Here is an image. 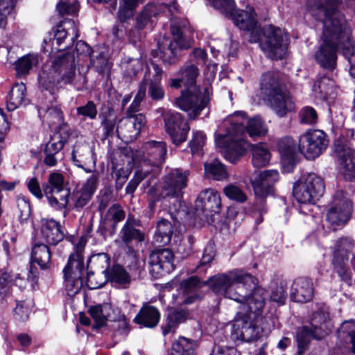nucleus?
Masks as SVG:
<instances>
[{
    "label": "nucleus",
    "mask_w": 355,
    "mask_h": 355,
    "mask_svg": "<svg viewBox=\"0 0 355 355\" xmlns=\"http://www.w3.org/2000/svg\"><path fill=\"white\" fill-rule=\"evenodd\" d=\"M87 243V237L82 236L74 246V252L69 258L63 269L64 286L67 294L73 297L83 287V271L84 269L83 252Z\"/></svg>",
    "instance_id": "nucleus-9"
},
{
    "label": "nucleus",
    "mask_w": 355,
    "mask_h": 355,
    "mask_svg": "<svg viewBox=\"0 0 355 355\" xmlns=\"http://www.w3.org/2000/svg\"><path fill=\"white\" fill-rule=\"evenodd\" d=\"M256 277L242 270L218 274L209 279L211 290L218 296L234 300L240 304L239 309L261 314L267 295L266 290L257 286Z\"/></svg>",
    "instance_id": "nucleus-3"
},
{
    "label": "nucleus",
    "mask_w": 355,
    "mask_h": 355,
    "mask_svg": "<svg viewBox=\"0 0 355 355\" xmlns=\"http://www.w3.org/2000/svg\"><path fill=\"white\" fill-rule=\"evenodd\" d=\"M139 221L131 216H128L125 223L120 231V236L123 242L128 245L132 241L138 243L144 241V234L137 227L139 226Z\"/></svg>",
    "instance_id": "nucleus-30"
},
{
    "label": "nucleus",
    "mask_w": 355,
    "mask_h": 355,
    "mask_svg": "<svg viewBox=\"0 0 355 355\" xmlns=\"http://www.w3.org/2000/svg\"><path fill=\"white\" fill-rule=\"evenodd\" d=\"M146 117L142 114L127 116L119 121L116 132L119 137L126 142L132 141L140 134L141 128L146 125Z\"/></svg>",
    "instance_id": "nucleus-20"
},
{
    "label": "nucleus",
    "mask_w": 355,
    "mask_h": 355,
    "mask_svg": "<svg viewBox=\"0 0 355 355\" xmlns=\"http://www.w3.org/2000/svg\"><path fill=\"white\" fill-rule=\"evenodd\" d=\"M245 117L246 114L242 111L228 116L224 121V125L227 126V135L220 136L216 139V144L222 148L224 157L231 163H235L250 148L249 143L245 139L246 133L250 137H255L264 136L268 131L260 116L248 119L244 128Z\"/></svg>",
    "instance_id": "nucleus-4"
},
{
    "label": "nucleus",
    "mask_w": 355,
    "mask_h": 355,
    "mask_svg": "<svg viewBox=\"0 0 355 355\" xmlns=\"http://www.w3.org/2000/svg\"><path fill=\"white\" fill-rule=\"evenodd\" d=\"M76 58L73 53H67L56 58L52 63V71L55 75L46 80L42 78L41 84L44 89L53 94L58 89V84H71L77 89H80L87 82L86 77L78 73H76Z\"/></svg>",
    "instance_id": "nucleus-6"
},
{
    "label": "nucleus",
    "mask_w": 355,
    "mask_h": 355,
    "mask_svg": "<svg viewBox=\"0 0 355 355\" xmlns=\"http://www.w3.org/2000/svg\"><path fill=\"white\" fill-rule=\"evenodd\" d=\"M63 133L56 132L50 140L46 144L44 150L45 155L44 162L49 166H55L57 164L58 159L56 155L63 148L64 143L69 137V128L63 125L60 127Z\"/></svg>",
    "instance_id": "nucleus-22"
},
{
    "label": "nucleus",
    "mask_w": 355,
    "mask_h": 355,
    "mask_svg": "<svg viewBox=\"0 0 355 355\" xmlns=\"http://www.w3.org/2000/svg\"><path fill=\"white\" fill-rule=\"evenodd\" d=\"M125 218V212L120 205L114 204L110 207L106 214L105 218L113 221L114 226Z\"/></svg>",
    "instance_id": "nucleus-61"
},
{
    "label": "nucleus",
    "mask_w": 355,
    "mask_h": 355,
    "mask_svg": "<svg viewBox=\"0 0 355 355\" xmlns=\"http://www.w3.org/2000/svg\"><path fill=\"white\" fill-rule=\"evenodd\" d=\"M76 50L77 51V53L89 54L92 65L95 69V71H97L98 73L103 74L107 70L109 69L110 66L108 59L105 52H96V55H94L95 52H94L92 55H90L89 46L83 41H78L76 43Z\"/></svg>",
    "instance_id": "nucleus-27"
},
{
    "label": "nucleus",
    "mask_w": 355,
    "mask_h": 355,
    "mask_svg": "<svg viewBox=\"0 0 355 355\" xmlns=\"http://www.w3.org/2000/svg\"><path fill=\"white\" fill-rule=\"evenodd\" d=\"M189 172L180 168H174L170 171L164 178L159 185V193L155 195L153 186L155 184L157 172L145 168L144 166L135 173L133 178L129 181L125 187V193L132 195L139 183L144 181L143 187L149 188L148 194L151 196L153 201H158L164 198H179L182 190L187 187Z\"/></svg>",
    "instance_id": "nucleus-5"
},
{
    "label": "nucleus",
    "mask_w": 355,
    "mask_h": 355,
    "mask_svg": "<svg viewBox=\"0 0 355 355\" xmlns=\"http://www.w3.org/2000/svg\"><path fill=\"white\" fill-rule=\"evenodd\" d=\"M151 66L153 72L150 71V68H148V71L145 73L144 79L146 76L149 96L153 100L158 101L164 97V91L161 85L163 70L157 64L152 63Z\"/></svg>",
    "instance_id": "nucleus-25"
},
{
    "label": "nucleus",
    "mask_w": 355,
    "mask_h": 355,
    "mask_svg": "<svg viewBox=\"0 0 355 355\" xmlns=\"http://www.w3.org/2000/svg\"><path fill=\"white\" fill-rule=\"evenodd\" d=\"M352 209V204L347 195L341 190L337 191L327 211V219L332 226H343L349 220Z\"/></svg>",
    "instance_id": "nucleus-16"
},
{
    "label": "nucleus",
    "mask_w": 355,
    "mask_h": 355,
    "mask_svg": "<svg viewBox=\"0 0 355 355\" xmlns=\"http://www.w3.org/2000/svg\"><path fill=\"white\" fill-rule=\"evenodd\" d=\"M150 272L155 278L170 273L175 269L174 254L167 248L153 251L148 257Z\"/></svg>",
    "instance_id": "nucleus-19"
},
{
    "label": "nucleus",
    "mask_w": 355,
    "mask_h": 355,
    "mask_svg": "<svg viewBox=\"0 0 355 355\" xmlns=\"http://www.w3.org/2000/svg\"><path fill=\"white\" fill-rule=\"evenodd\" d=\"M196 211H201L205 217L218 213L221 207L220 196L218 191L213 189H207L202 191L196 203Z\"/></svg>",
    "instance_id": "nucleus-23"
},
{
    "label": "nucleus",
    "mask_w": 355,
    "mask_h": 355,
    "mask_svg": "<svg viewBox=\"0 0 355 355\" xmlns=\"http://www.w3.org/2000/svg\"><path fill=\"white\" fill-rule=\"evenodd\" d=\"M300 180L304 184L311 182L310 185H309V190L318 200L323 195L324 185L323 180L319 176L314 173H309L302 177Z\"/></svg>",
    "instance_id": "nucleus-45"
},
{
    "label": "nucleus",
    "mask_w": 355,
    "mask_h": 355,
    "mask_svg": "<svg viewBox=\"0 0 355 355\" xmlns=\"http://www.w3.org/2000/svg\"><path fill=\"white\" fill-rule=\"evenodd\" d=\"M110 265V258L107 253L92 254L87 261V270L96 272L107 273Z\"/></svg>",
    "instance_id": "nucleus-39"
},
{
    "label": "nucleus",
    "mask_w": 355,
    "mask_h": 355,
    "mask_svg": "<svg viewBox=\"0 0 355 355\" xmlns=\"http://www.w3.org/2000/svg\"><path fill=\"white\" fill-rule=\"evenodd\" d=\"M354 133V129H347L334 143L340 173L351 181H355V150L349 139H352Z\"/></svg>",
    "instance_id": "nucleus-11"
},
{
    "label": "nucleus",
    "mask_w": 355,
    "mask_h": 355,
    "mask_svg": "<svg viewBox=\"0 0 355 355\" xmlns=\"http://www.w3.org/2000/svg\"><path fill=\"white\" fill-rule=\"evenodd\" d=\"M299 121L302 124L314 125L318 122V113L311 106L303 107L298 113Z\"/></svg>",
    "instance_id": "nucleus-55"
},
{
    "label": "nucleus",
    "mask_w": 355,
    "mask_h": 355,
    "mask_svg": "<svg viewBox=\"0 0 355 355\" xmlns=\"http://www.w3.org/2000/svg\"><path fill=\"white\" fill-rule=\"evenodd\" d=\"M181 74L184 85L187 87L186 92H182V96L177 98V106L189 112L190 118L195 119L200 112L207 105L209 98L205 94L201 93L194 87L196 79L198 76V69L193 64H187L181 69Z\"/></svg>",
    "instance_id": "nucleus-7"
},
{
    "label": "nucleus",
    "mask_w": 355,
    "mask_h": 355,
    "mask_svg": "<svg viewBox=\"0 0 355 355\" xmlns=\"http://www.w3.org/2000/svg\"><path fill=\"white\" fill-rule=\"evenodd\" d=\"M313 296V287L311 281L306 278L296 279L292 286L291 297L292 300L305 303L312 300Z\"/></svg>",
    "instance_id": "nucleus-26"
},
{
    "label": "nucleus",
    "mask_w": 355,
    "mask_h": 355,
    "mask_svg": "<svg viewBox=\"0 0 355 355\" xmlns=\"http://www.w3.org/2000/svg\"><path fill=\"white\" fill-rule=\"evenodd\" d=\"M249 178L255 195L254 211L258 214L256 223L259 224L263 221L262 214L267 212L266 199L273 192V185L279 180V173L277 170H266Z\"/></svg>",
    "instance_id": "nucleus-10"
},
{
    "label": "nucleus",
    "mask_w": 355,
    "mask_h": 355,
    "mask_svg": "<svg viewBox=\"0 0 355 355\" xmlns=\"http://www.w3.org/2000/svg\"><path fill=\"white\" fill-rule=\"evenodd\" d=\"M129 175L130 171L128 169L124 168L119 164H113L112 176L116 181V187L117 189L122 188Z\"/></svg>",
    "instance_id": "nucleus-58"
},
{
    "label": "nucleus",
    "mask_w": 355,
    "mask_h": 355,
    "mask_svg": "<svg viewBox=\"0 0 355 355\" xmlns=\"http://www.w3.org/2000/svg\"><path fill=\"white\" fill-rule=\"evenodd\" d=\"M278 150L281 155L284 171L291 172L295 166L298 155L300 153L299 143L297 144L293 138L285 137L278 141Z\"/></svg>",
    "instance_id": "nucleus-21"
},
{
    "label": "nucleus",
    "mask_w": 355,
    "mask_h": 355,
    "mask_svg": "<svg viewBox=\"0 0 355 355\" xmlns=\"http://www.w3.org/2000/svg\"><path fill=\"white\" fill-rule=\"evenodd\" d=\"M108 281V274L96 272L87 270V286L89 289H98L103 286Z\"/></svg>",
    "instance_id": "nucleus-51"
},
{
    "label": "nucleus",
    "mask_w": 355,
    "mask_h": 355,
    "mask_svg": "<svg viewBox=\"0 0 355 355\" xmlns=\"http://www.w3.org/2000/svg\"><path fill=\"white\" fill-rule=\"evenodd\" d=\"M205 171L208 175L216 180H222L227 177L226 170L218 160L205 164Z\"/></svg>",
    "instance_id": "nucleus-54"
},
{
    "label": "nucleus",
    "mask_w": 355,
    "mask_h": 355,
    "mask_svg": "<svg viewBox=\"0 0 355 355\" xmlns=\"http://www.w3.org/2000/svg\"><path fill=\"white\" fill-rule=\"evenodd\" d=\"M41 234L44 240L49 244L55 245L64 239V233L60 225L53 219L42 220Z\"/></svg>",
    "instance_id": "nucleus-31"
},
{
    "label": "nucleus",
    "mask_w": 355,
    "mask_h": 355,
    "mask_svg": "<svg viewBox=\"0 0 355 355\" xmlns=\"http://www.w3.org/2000/svg\"><path fill=\"white\" fill-rule=\"evenodd\" d=\"M195 346L193 340L180 337L173 344L170 355H193Z\"/></svg>",
    "instance_id": "nucleus-44"
},
{
    "label": "nucleus",
    "mask_w": 355,
    "mask_h": 355,
    "mask_svg": "<svg viewBox=\"0 0 355 355\" xmlns=\"http://www.w3.org/2000/svg\"><path fill=\"white\" fill-rule=\"evenodd\" d=\"M320 329L316 324H311V327H303L297 331V341L300 352L306 349L311 338L320 339L323 336Z\"/></svg>",
    "instance_id": "nucleus-36"
},
{
    "label": "nucleus",
    "mask_w": 355,
    "mask_h": 355,
    "mask_svg": "<svg viewBox=\"0 0 355 355\" xmlns=\"http://www.w3.org/2000/svg\"><path fill=\"white\" fill-rule=\"evenodd\" d=\"M206 136L200 131L193 132L191 141L189 142V146L192 153H198L205 144Z\"/></svg>",
    "instance_id": "nucleus-63"
},
{
    "label": "nucleus",
    "mask_w": 355,
    "mask_h": 355,
    "mask_svg": "<svg viewBox=\"0 0 355 355\" xmlns=\"http://www.w3.org/2000/svg\"><path fill=\"white\" fill-rule=\"evenodd\" d=\"M201 286L202 284L199 278L196 276L184 279L180 284V288L185 294L196 293Z\"/></svg>",
    "instance_id": "nucleus-60"
},
{
    "label": "nucleus",
    "mask_w": 355,
    "mask_h": 355,
    "mask_svg": "<svg viewBox=\"0 0 355 355\" xmlns=\"http://www.w3.org/2000/svg\"><path fill=\"white\" fill-rule=\"evenodd\" d=\"M146 0H120V6L119 10V17L123 21L128 19L132 13V11Z\"/></svg>",
    "instance_id": "nucleus-53"
},
{
    "label": "nucleus",
    "mask_w": 355,
    "mask_h": 355,
    "mask_svg": "<svg viewBox=\"0 0 355 355\" xmlns=\"http://www.w3.org/2000/svg\"><path fill=\"white\" fill-rule=\"evenodd\" d=\"M334 82L326 76L320 78L314 84L315 92L320 93L324 97L328 94L330 87H333Z\"/></svg>",
    "instance_id": "nucleus-64"
},
{
    "label": "nucleus",
    "mask_w": 355,
    "mask_h": 355,
    "mask_svg": "<svg viewBox=\"0 0 355 355\" xmlns=\"http://www.w3.org/2000/svg\"><path fill=\"white\" fill-rule=\"evenodd\" d=\"M340 2L341 0L307 1L311 11H318L324 16L322 43L315 53V58L321 67L331 70L336 66L338 51L341 50L347 59L355 52L350 28L344 15L337 9Z\"/></svg>",
    "instance_id": "nucleus-1"
},
{
    "label": "nucleus",
    "mask_w": 355,
    "mask_h": 355,
    "mask_svg": "<svg viewBox=\"0 0 355 355\" xmlns=\"http://www.w3.org/2000/svg\"><path fill=\"white\" fill-rule=\"evenodd\" d=\"M76 113L78 116H82L83 118H89V119H94L97 115V108L95 103L89 101L86 105L78 107L76 108Z\"/></svg>",
    "instance_id": "nucleus-62"
},
{
    "label": "nucleus",
    "mask_w": 355,
    "mask_h": 355,
    "mask_svg": "<svg viewBox=\"0 0 355 355\" xmlns=\"http://www.w3.org/2000/svg\"><path fill=\"white\" fill-rule=\"evenodd\" d=\"M159 319L160 313L158 309L154 306L146 304L134 318V322L145 327L153 328L158 324Z\"/></svg>",
    "instance_id": "nucleus-33"
},
{
    "label": "nucleus",
    "mask_w": 355,
    "mask_h": 355,
    "mask_svg": "<svg viewBox=\"0 0 355 355\" xmlns=\"http://www.w3.org/2000/svg\"><path fill=\"white\" fill-rule=\"evenodd\" d=\"M66 24L71 26V28H69V32L67 31L66 28L63 27V26L61 24L58 26L54 35V40L56 41V43L58 46H60L64 43V40L67 37V35H71L70 42L67 44V45L64 46L63 49L73 44L74 40L79 37L78 29L75 26L74 21H69Z\"/></svg>",
    "instance_id": "nucleus-41"
},
{
    "label": "nucleus",
    "mask_w": 355,
    "mask_h": 355,
    "mask_svg": "<svg viewBox=\"0 0 355 355\" xmlns=\"http://www.w3.org/2000/svg\"><path fill=\"white\" fill-rule=\"evenodd\" d=\"M26 87L23 83H15L11 88L6 100L7 108L13 111L23 104H26Z\"/></svg>",
    "instance_id": "nucleus-35"
},
{
    "label": "nucleus",
    "mask_w": 355,
    "mask_h": 355,
    "mask_svg": "<svg viewBox=\"0 0 355 355\" xmlns=\"http://www.w3.org/2000/svg\"><path fill=\"white\" fill-rule=\"evenodd\" d=\"M304 184L300 180L293 187V196L296 200L300 203H312L314 204L318 199L311 193L309 190V185L311 182Z\"/></svg>",
    "instance_id": "nucleus-42"
},
{
    "label": "nucleus",
    "mask_w": 355,
    "mask_h": 355,
    "mask_svg": "<svg viewBox=\"0 0 355 355\" xmlns=\"http://www.w3.org/2000/svg\"><path fill=\"white\" fill-rule=\"evenodd\" d=\"M16 305L13 309V314L16 320L24 321L29 317L33 307V301L31 300H26L21 301H15Z\"/></svg>",
    "instance_id": "nucleus-50"
},
{
    "label": "nucleus",
    "mask_w": 355,
    "mask_h": 355,
    "mask_svg": "<svg viewBox=\"0 0 355 355\" xmlns=\"http://www.w3.org/2000/svg\"><path fill=\"white\" fill-rule=\"evenodd\" d=\"M225 195L230 200L236 201L239 203L245 202L248 198L243 191L236 185L229 184L224 187Z\"/></svg>",
    "instance_id": "nucleus-57"
},
{
    "label": "nucleus",
    "mask_w": 355,
    "mask_h": 355,
    "mask_svg": "<svg viewBox=\"0 0 355 355\" xmlns=\"http://www.w3.org/2000/svg\"><path fill=\"white\" fill-rule=\"evenodd\" d=\"M221 12L229 15L234 24L241 30L249 32L251 43L259 42L261 50L272 60H281L287 50V36L284 31L272 25L261 31L257 26V15L254 8L236 10L234 0H209Z\"/></svg>",
    "instance_id": "nucleus-2"
},
{
    "label": "nucleus",
    "mask_w": 355,
    "mask_h": 355,
    "mask_svg": "<svg viewBox=\"0 0 355 355\" xmlns=\"http://www.w3.org/2000/svg\"><path fill=\"white\" fill-rule=\"evenodd\" d=\"M159 110L162 112L166 131L172 142L176 146L184 142L190 129L187 122L183 120L180 113L171 110L164 111L162 108Z\"/></svg>",
    "instance_id": "nucleus-17"
},
{
    "label": "nucleus",
    "mask_w": 355,
    "mask_h": 355,
    "mask_svg": "<svg viewBox=\"0 0 355 355\" xmlns=\"http://www.w3.org/2000/svg\"><path fill=\"white\" fill-rule=\"evenodd\" d=\"M88 312L98 327L105 325L107 321L121 320L124 318L118 309H114L108 303L91 306Z\"/></svg>",
    "instance_id": "nucleus-24"
},
{
    "label": "nucleus",
    "mask_w": 355,
    "mask_h": 355,
    "mask_svg": "<svg viewBox=\"0 0 355 355\" xmlns=\"http://www.w3.org/2000/svg\"><path fill=\"white\" fill-rule=\"evenodd\" d=\"M71 160L78 167L84 168L87 173L91 170H87L84 166L90 162L95 164L91 148L88 144L76 142L71 153Z\"/></svg>",
    "instance_id": "nucleus-32"
},
{
    "label": "nucleus",
    "mask_w": 355,
    "mask_h": 355,
    "mask_svg": "<svg viewBox=\"0 0 355 355\" xmlns=\"http://www.w3.org/2000/svg\"><path fill=\"white\" fill-rule=\"evenodd\" d=\"M328 139L320 130H309L299 137V150L307 159H315L327 148Z\"/></svg>",
    "instance_id": "nucleus-15"
},
{
    "label": "nucleus",
    "mask_w": 355,
    "mask_h": 355,
    "mask_svg": "<svg viewBox=\"0 0 355 355\" xmlns=\"http://www.w3.org/2000/svg\"><path fill=\"white\" fill-rule=\"evenodd\" d=\"M252 150V164L255 167H263L266 166L270 160V154L266 145L259 144L250 145Z\"/></svg>",
    "instance_id": "nucleus-43"
},
{
    "label": "nucleus",
    "mask_w": 355,
    "mask_h": 355,
    "mask_svg": "<svg viewBox=\"0 0 355 355\" xmlns=\"http://www.w3.org/2000/svg\"><path fill=\"white\" fill-rule=\"evenodd\" d=\"M338 337L345 343H351L355 354V321H345L338 331Z\"/></svg>",
    "instance_id": "nucleus-47"
},
{
    "label": "nucleus",
    "mask_w": 355,
    "mask_h": 355,
    "mask_svg": "<svg viewBox=\"0 0 355 355\" xmlns=\"http://www.w3.org/2000/svg\"><path fill=\"white\" fill-rule=\"evenodd\" d=\"M146 88L147 78L146 77L139 84L138 92L127 110V116H135L136 113L140 110L141 103L146 96Z\"/></svg>",
    "instance_id": "nucleus-48"
},
{
    "label": "nucleus",
    "mask_w": 355,
    "mask_h": 355,
    "mask_svg": "<svg viewBox=\"0 0 355 355\" xmlns=\"http://www.w3.org/2000/svg\"><path fill=\"white\" fill-rule=\"evenodd\" d=\"M38 62L37 56L27 55L19 58L15 63V69L18 76L28 74L32 67Z\"/></svg>",
    "instance_id": "nucleus-49"
},
{
    "label": "nucleus",
    "mask_w": 355,
    "mask_h": 355,
    "mask_svg": "<svg viewBox=\"0 0 355 355\" xmlns=\"http://www.w3.org/2000/svg\"><path fill=\"white\" fill-rule=\"evenodd\" d=\"M173 232L171 223L166 219H162L157 222V230L154 236L155 241L158 245H167L171 240Z\"/></svg>",
    "instance_id": "nucleus-40"
},
{
    "label": "nucleus",
    "mask_w": 355,
    "mask_h": 355,
    "mask_svg": "<svg viewBox=\"0 0 355 355\" xmlns=\"http://www.w3.org/2000/svg\"><path fill=\"white\" fill-rule=\"evenodd\" d=\"M108 280L112 284L126 288L130 284L131 278L123 267L116 265L111 268L110 275H108Z\"/></svg>",
    "instance_id": "nucleus-46"
},
{
    "label": "nucleus",
    "mask_w": 355,
    "mask_h": 355,
    "mask_svg": "<svg viewBox=\"0 0 355 355\" xmlns=\"http://www.w3.org/2000/svg\"><path fill=\"white\" fill-rule=\"evenodd\" d=\"M59 13L63 15H75L79 9L77 0H60L57 5Z\"/></svg>",
    "instance_id": "nucleus-59"
},
{
    "label": "nucleus",
    "mask_w": 355,
    "mask_h": 355,
    "mask_svg": "<svg viewBox=\"0 0 355 355\" xmlns=\"http://www.w3.org/2000/svg\"><path fill=\"white\" fill-rule=\"evenodd\" d=\"M178 48L175 42L169 38L163 37L157 42V49L153 52L154 56L159 57L165 64H173L177 60Z\"/></svg>",
    "instance_id": "nucleus-28"
},
{
    "label": "nucleus",
    "mask_w": 355,
    "mask_h": 355,
    "mask_svg": "<svg viewBox=\"0 0 355 355\" xmlns=\"http://www.w3.org/2000/svg\"><path fill=\"white\" fill-rule=\"evenodd\" d=\"M42 190L52 207L62 209L67 207L70 191L64 187V176L61 173H50L47 182L42 184Z\"/></svg>",
    "instance_id": "nucleus-13"
},
{
    "label": "nucleus",
    "mask_w": 355,
    "mask_h": 355,
    "mask_svg": "<svg viewBox=\"0 0 355 355\" xmlns=\"http://www.w3.org/2000/svg\"><path fill=\"white\" fill-rule=\"evenodd\" d=\"M142 161L141 166L145 168H151L149 171H155L157 176L159 174V167L165 161L167 147L166 144L162 141H148L144 143L141 147Z\"/></svg>",
    "instance_id": "nucleus-18"
},
{
    "label": "nucleus",
    "mask_w": 355,
    "mask_h": 355,
    "mask_svg": "<svg viewBox=\"0 0 355 355\" xmlns=\"http://www.w3.org/2000/svg\"><path fill=\"white\" fill-rule=\"evenodd\" d=\"M160 12V6L154 3L149 2L143 7L135 16L134 26L130 31V37L132 42L141 40L147 32L153 30Z\"/></svg>",
    "instance_id": "nucleus-12"
},
{
    "label": "nucleus",
    "mask_w": 355,
    "mask_h": 355,
    "mask_svg": "<svg viewBox=\"0 0 355 355\" xmlns=\"http://www.w3.org/2000/svg\"><path fill=\"white\" fill-rule=\"evenodd\" d=\"M31 259L42 269L49 268L51 263L49 248L44 243H36L32 249Z\"/></svg>",
    "instance_id": "nucleus-38"
},
{
    "label": "nucleus",
    "mask_w": 355,
    "mask_h": 355,
    "mask_svg": "<svg viewBox=\"0 0 355 355\" xmlns=\"http://www.w3.org/2000/svg\"><path fill=\"white\" fill-rule=\"evenodd\" d=\"M101 119V126L103 127L104 135L107 137L114 134L116 130V116L109 111L108 112L102 113L100 115Z\"/></svg>",
    "instance_id": "nucleus-52"
},
{
    "label": "nucleus",
    "mask_w": 355,
    "mask_h": 355,
    "mask_svg": "<svg viewBox=\"0 0 355 355\" xmlns=\"http://www.w3.org/2000/svg\"><path fill=\"white\" fill-rule=\"evenodd\" d=\"M254 313L239 311L232 326V335L236 339L245 342L255 340L261 336L264 328H261L252 318Z\"/></svg>",
    "instance_id": "nucleus-14"
},
{
    "label": "nucleus",
    "mask_w": 355,
    "mask_h": 355,
    "mask_svg": "<svg viewBox=\"0 0 355 355\" xmlns=\"http://www.w3.org/2000/svg\"><path fill=\"white\" fill-rule=\"evenodd\" d=\"M189 313L183 309H170L166 317L164 323L162 326V333L164 336L173 333L178 326L185 322L189 318Z\"/></svg>",
    "instance_id": "nucleus-29"
},
{
    "label": "nucleus",
    "mask_w": 355,
    "mask_h": 355,
    "mask_svg": "<svg viewBox=\"0 0 355 355\" xmlns=\"http://www.w3.org/2000/svg\"><path fill=\"white\" fill-rule=\"evenodd\" d=\"M17 207L19 211L18 217L21 223L26 221L31 214L29 200L24 196H19L17 199Z\"/></svg>",
    "instance_id": "nucleus-56"
},
{
    "label": "nucleus",
    "mask_w": 355,
    "mask_h": 355,
    "mask_svg": "<svg viewBox=\"0 0 355 355\" xmlns=\"http://www.w3.org/2000/svg\"><path fill=\"white\" fill-rule=\"evenodd\" d=\"M354 248V241L350 237H341L337 240L334 248V263L344 265Z\"/></svg>",
    "instance_id": "nucleus-34"
},
{
    "label": "nucleus",
    "mask_w": 355,
    "mask_h": 355,
    "mask_svg": "<svg viewBox=\"0 0 355 355\" xmlns=\"http://www.w3.org/2000/svg\"><path fill=\"white\" fill-rule=\"evenodd\" d=\"M38 113L42 118L43 123H46L51 128L59 125V131L58 132L63 133V130H60V127L63 125H67L62 123L63 114L60 107L55 105L48 108H42L39 110Z\"/></svg>",
    "instance_id": "nucleus-37"
},
{
    "label": "nucleus",
    "mask_w": 355,
    "mask_h": 355,
    "mask_svg": "<svg viewBox=\"0 0 355 355\" xmlns=\"http://www.w3.org/2000/svg\"><path fill=\"white\" fill-rule=\"evenodd\" d=\"M262 94L267 98L273 112L284 117L295 110V102L289 92L279 83V75L275 72H266L260 80Z\"/></svg>",
    "instance_id": "nucleus-8"
}]
</instances>
